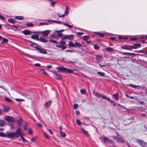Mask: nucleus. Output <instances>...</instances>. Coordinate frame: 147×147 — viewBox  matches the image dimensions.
Listing matches in <instances>:
<instances>
[{
  "mask_svg": "<svg viewBox=\"0 0 147 147\" xmlns=\"http://www.w3.org/2000/svg\"><path fill=\"white\" fill-rule=\"evenodd\" d=\"M11 138L13 139L14 138H18L22 135L21 128L20 127H18L16 132H9Z\"/></svg>",
  "mask_w": 147,
  "mask_h": 147,
  "instance_id": "nucleus-1",
  "label": "nucleus"
},
{
  "mask_svg": "<svg viewBox=\"0 0 147 147\" xmlns=\"http://www.w3.org/2000/svg\"><path fill=\"white\" fill-rule=\"evenodd\" d=\"M56 68L59 72L62 73H72L74 71L72 69H69L63 67H58Z\"/></svg>",
  "mask_w": 147,
  "mask_h": 147,
  "instance_id": "nucleus-2",
  "label": "nucleus"
},
{
  "mask_svg": "<svg viewBox=\"0 0 147 147\" xmlns=\"http://www.w3.org/2000/svg\"><path fill=\"white\" fill-rule=\"evenodd\" d=\"M94 94L98 97H101L102 99L107 100L111 102H113L114 101L111 100V99L108 97L104 95H102L101 94H99L97 92H94Z\"/></svg>",
  "mask_w": 147,
  "mask_h": 147,
  "instance_id": "nucleus-3",
  "label": "nucleus"
},
{
  "mask_svg": "<svg viewBox=\"0 0 147 147\" xmlns=\"http://www.w3.org/2000/svg\"><path fill=\"white\" fill-rule=\"evenodd\" d=\"M4 119L7 122L10 123H14L15 121L14 117L8 115L6 116L5 117Z\"/></svg>",
  "mask_w": 147,
  "mask_h": 147,
  "instance_id": "nucleus-4",
  "label": "nucleus"
},
{
  "mask_svg": "<svg viewBox=\"0 0 147 147\" xmlns=\"http://www.w3.org/2000/svg\"><path fill=\"white\" fill-rule=\"evenodd\" d=\"M113 139L118 143H124L125 141L123 139L120 137H118L117 136H113Z\"/></svg>",
  "mask_w": 147,
  "mask_h": 147,
  "instance_id": "nucleus-5",
  "label": "nucleus"
},
{
  "mask_svg": "<svg viewBox=\"0 0 147 147\" xmlns=\"http://www.w3.org/2000/svg\"><path fill=\"white\" fill-rule=\"evenodd\" d=\"M69 13V8L68 7H66L65 10V13L61 15L59 13H57L58 16L59 18L64 17L65 15H67Z\"/></svg>",
  "mask_w": 147,
  "mask_h": 147,
  "instance_id": "nucleus-6",
  "label": "nucleus"
},
{
  "mask_svg": "<svg viewBox=\"0 0 147 147\" xmlns=\"http://www.w3.org/2000/svg\"><path fill=\"white\" fill-rule=\"evenodd\" d=\"M141 44L140 43L134 44L133 45H130L129 47L131 49H136L140 48L141 47Z\"/></svg>",
  "mask_w": 147,
  "mask_h": 147,
  "instance_id": "nucleus-7",
  "label": "nucleus"
},
{
  "mask_svg": "<svg viewBox=\"0 0 147 147\" xmlns=\"http://www.w3.org/2000/svg\"><path fill=\"white\" fill-rule=\"evenodd\" d=\"M0 137L11 138L9 132H6L5 134L2 132L0 133Z\"/></svg>",
  "mask_w": 147,
  "mask_h": 147,
  "instance_id": "nucleus-8",
  "label": "nucleus"
},
{
  "mask_svg": "<svg viewBox=\"0 0 147 147\" xmlns=\"http://www.w3.org/2000/svg\"><path fill=\"white\" fill-rule=\"evenodd\" d=\"M54 76L55 78L58 80H61L62 79V77L61 75L56 71L53 72Z\"/></svg>",
  "mask_w": 147,
  "mask_h": 147,
  "instance_id": "nucleus-9",
  "label": "nucleus"
},
{
  "mask_svg": "<svg viewBox=\"0 0 147 147\" xmlns=\"http://www.w3.org/2000/svg\"><path fill=\"white\" fill-rule=\"evenodd\" d=\"M141 146L143 147H147V143L141 140L137 139V140Z\"/></svg>",
  "mask_w": 147,
  "mask_h": 147,
  "instance_id": "nucleus-10",
  "label": "nucleus"
},
{
  "mask_svg": "<svg viewBox=\"0 0 147 147\" xmlns=\"http://www.w3.org/2000/svg\"><path fill=\"white\" fill-rule=\"evenodd\" d=\"M74 37V35H67L62 37V39L63 40L67 39L69 40H72L73 39Z\"/></svg>",
  "mask_w": 147,
  "mask_h": 147,
  "instance_id": "nucleus-11",
  "label": "nucleus"
},
{
  "mask_svg": "<svg viewBox=\"0 0 147 147\" xmlns=\"http://www.w3.org/2000/svg\"><path fill=\"white\" fill-rule=\"evenodd\" d=\"M34 48L39 51L40 53L45 54H46V51L45 50L42 49L38 47H34Z\"/></svg>",
  "mask_w": 147,
  "mask_h": 147,
  "instance_id": "nucleus-12",
  "label": "nucleus"
},
{
  "mask_svg": "<svg viewBox=\"0 0 147 147\" xmlns=\"http://www.w3.org/2000/svg\"><path fill=\"white\" fill-rule=\"evenodd\" d=\"M134 121V119L133 117L128 119L126 121V124L127 125H128L133 123Z\"/></svg>",
  "mask_w": 147,
  "mask_h": 147,
  "instance_id": "nucleus-13",
  "label": "nucleus"
},
{
  "mask_svg": "<svg viewBox=\"0 0 147 147\" xmlns=\"http://www.w3.org/2000/svg\"><path fill=\"white\" fill-rule=\"evenodd\" d=\"M130 46V45H125L123 46H121V48L125 50L131 51V49L129 47V46Z\"/></svg>",
  "mask_w": 147,
  "mask_h": 147,
  "instance_id": "nucleus-14",
  "label": "nucleus"
},
{
  "mask_svg": "<svg viewBox=\"0 0 147 147\" xmlns=\"http://www.w3.org/2000/svg\"><path fill=\"white\" fill-rule=\"evenodd\" d=\"M48 1V3H49L52 7H54L55 4L57 3L56 1H53V0H47Z\"/></svg>",
  "mask_w": 147,
  "mask_h": 147,
  "instance_id": "nucleus-15",
  "label": "nucleus"
},
{
  "mask_svg": "<svg viewBox=\"0 0 147 147\" xmlns=\"http://www.w3.org/2000/svg\"><path fill=\"white\" fill-rule=\"evenodd\" d=\"M95 56L96 60L98 61V62H100V59L102 57V56L101 55H96Z\"/></svg>",
  "mask_w": 147,
  "mask_h": 147,
  "instance_id": "nucleus-16",
  "label": "nucleus"
},
{
  "mask_svg": "<svg viewBox=\"0 0 147 147\" xmlns=\"http://www.w3.org/2000/svg\"><path fill=\"white\" fill-rule=\"evenodd\" d=\"M105 50L108 52H113L114 49L112 47H108L106 48Z\"/></svg>",
  "mask_w": 147,
  "mask_h": 147,
  "instance_id": "nucleus-17",
  "label": "nucleus"
},
{
  "mask_svg": "<svg viewBox=\"0 0 147 147\" xmlns=\"http://www.w3.org/2000/svg\"><path fill=\"white\" fill-rule=\"evenodd\" d=\"M23 33L25 35H30L31 34V32L28 30H25L23 31Z\"/></svg>",
  "mask_w": 147,
  "mask_h": 147,
  "instance_id": "nucleus-18",
  "label": "nucleus"
},
{
  "mask_svg": "<svg viewBox=\"0 0 147 147\" xmlns=\"http://www.w3.org/2000/svg\"><path fill=\"white\" fill-rule=\"evenodd\" d=\"M17 124L18 125H21L22 123L23 120L21 117H20L17 120Z\"/></svg>",
  "mask_w": 147,
  "mask_h": 147,
  "instance_id": "nucleus-19",
  "label": "nucleus"
},
{
  "mask_svg": "<svg viewBox=\"0 0 147 147\" xmlns=\"http://www.w3.org/2000/svg\"><path fill=\"white\" fill-rule=\"evenodd\" d=\"M81 130L85 134L86 136H90L89 134L88 133V131L85 130L84 128H82L81 129Z\"/></svg>",
  "mask_w": 147,
  "mask_h": 147,
  "instance_id": "nucleus-20",
  "label": "nucleus"
},
{
  "mask_svg": "<svg viewBox=\"0 0 147 147\" xmlns=\"http://www.w3.org/2000/svg\"><path fill=\"white\" fill-rule=\"evenodd\" d=\"M31 38L32 39L38 40L39 38V36L37 35L34 34L31 36Z\"/></svg>",
  "mask_w": 147,
  "mask_h": 147,
  "instance_id": "nucleus-21",
  "label": "nucleus"
},
{
  "mask_svg": "<svg viewBox=\"0 0 147 147\" xmlns=\"http://www.w3.org/2000/svg\"><path fill=\"white\" fill-rule=\"evenodd\" d=\"M94 34H97L99 35V37H101V38L103 37H104V34L102 33H100V32H94Z\"/></svg>",
  "mask_w": 147,
  "mask_h": 147,
  "instance_id": "nucleus-22",
  "label": "nucleus"
},
{
  "mask_svg": "<svg viewBox=\"0 0 147 147\" xmlns=\"http://www.w3.org/2000/svg\"><path fill=\"white\" fill-rule=\"evenodd\" d=\"M9 109L10 108L8 107H6L3 108V111L5 112H8L9 111Z\"/></svg>",
  "mask_w": 147,
  "mask_h": 147,
  "instance_id": "nucleus-23",
  "label": "nucleus"
},
{
  "mask_svg": "<svg viewBox=\"0 0 147 147\" xmlns=\"http://www.w3.org/2000/svg\"><path fill=\"white\" fill-rule=\"evenodd\" d=\"M5 123L3 120L0 119V126H3L5 125Z\"/></svg>",
  "mask_w": 147,
  "mask_h": 147,
  "instance_id": "nucleus-24",
  "label": "nucleus"
},
{
  "mask_svg": "<svg viewBox=\"0 0 147 147\" xmlns=\"http://www.w3.org/2000/svg\"><path fill=\"white\" fill-rule=\"evenodd\" d=\"M15 18L16 19L19 20H22L23 19V17L21 16H16L15 17Z\"/></svg>",
  "mask_w": 147,
  "mask_h": 147,
  "instance_id": "nucleus-25",
  "label": "nucleus"
},
{
  "mask_svg": "<svg viewBox=\"0 0 147 147\" xmlns=\"http://www.w3.org/2000/svg\"><path fill=\"white\" fill-rule=\"evenodd\" d=\"M8 40L6 38H3V41H1V43L2 44H4L5 43H7L8 42Z\"/></svg>",
  "mask_w": 147,
  "mask_h": 147,
  "instance_id": "nucleus-26",
  "label": "nucleus"
},
{
  "mask_svg": "<svg viewBox=\"0 0 147 147\" xmlns=\"http://www.w3.org/2000/svg\"><path fill=\"white\" fill-rule=\"evenodd\" d=\"M8 22L12 24H14L16 21L13 19L9 18L8 20Z\"/></svg>",
  "mask_w": 147,
  "mask_h": 147,
  "instance_id": "nucleus-27",
  "label": "nucleus"
},
{
  "mask_svg": "<svg viewBox=\"0 0 147 147\" xmlns=\"http://www.w3.org/2000/svg\"><path fill=\"white\" fill-rule=\"evenodd\" d=\"M113 97L116 100H119V95L118 94L116 93L113 94Z\"/></svg>",
  "mask_w": 147,
  "mask_h": 147,
  "instance_id": "nucleus-28",
  "label": "nucleus"
},
{
  "mask_svg": "<svg viewBox=\"0 0 147 147\" xmlns=\"http://www.w3.org/2000/svg\"><path fill=\"white\" fill-rule=\"evenodd\" d=\"M38 40L41 41L43 42H46V39L42 37H40L39 38H38Z\"/></svg>",
  "mask_w": 147,
  "mask_h": 147,
  "instance_id": "nucleus-29",
  "label": "nucleus"
},
{
  "mask_svg": "<svg viewBox=\"0 0 147 147\" xmlns=\"http://www.w3.org/2000/svg\"><path fill=\"white\" fill-rule=\"evenodd\" d=\"M38 45L33 42H30V46L32 47H37V46H38Z\"/></svg>",
  "mask_w": 147,
  "mask_h": 147,
  "instance_id": "nucleus-30",
  "label": "nucleus"
},
{
  "mask_svg": "<svg viewBox=\"0 0 147 147\" xmlns=\"http://www.w3.org/2000/svg\"><path fill=\"white\" fill-rule=\"evenodd\" d=\"M75 47H81L82 46V45L80 43L76 42H75Z\"/></svg>",
  "mask_w": 147,
  "mask_h": 147,
  "instance_id": "nucleus-31",
  "label": "nucleus"
},
{
  "mask_svg": "<svg viewBox=\"0 0 147 147\" xmlns=\"http://www.w3.org/2000/svg\"><path fill=\"white\" fill-rule=\"evenodd\" d=\"M35 33H38V34H42V35L44 36H46V30H45L43 32H35Z\"/></svg>",
  "mask_w": 147,
  "mask_h": 147,
  "instance_id": "nucleus-32",
  "label": "nucleus"
},
{
  "mask_svg": "<svg viewBox=\"0 0 147 147\" xmlns=\"http://www.w3.org/2000/svg\"><path fill=\"white\" fill-rule=\"evenodd\" d=\"M89 38V36L88 35H85L83 37V39L85 41H87Z\"/></svg>",
  "mask_w": 147,
  "mask_h": 147,
  "instance_id": "nucleus-33",
  "label": "nucleus"
},
{
  "mask_svg": "<svg viewBox=\"0 0 147 147\" xmlns=\"http://www.w3.org/2000/svg\"><path fill=\"white\" fill-rule=\"evenodd\" d=\"M97 74L99 75L100 76L103 77L105 75V74L102 72L98 71L97 72Z\"/></svg>",
  "mask_w": 147,
  "mask_h": 147,
  "instance_id": "nucleus-34",
  "label": "nucleus"
},
{
  "mask_svg": "<svg viewBox=\"0 0 147 147\" xmlns=\"http://www.w3.org/2000/svg\"><path fill=\"white\" fill-rule=\"evenodd\" d=\"M69 45L70 47H75V44H74L72 41H70L69 42Z\"/></svg>",
  "mask_w": 147,
  "mask_h": 147,
  "instance_id": "nucleus-35",
  "label": "nucleus"
},
{
  "mask_svg": "<svg viewBox=\"0 0 147 147\" xmlns=\"http://www.w3.org/2000/svg\"><path fill=\"white\" fill-rule=\"evenodd\" d=\"M103 140L105 142H108L109 139L106 137H104L103 138Z\"/></svg>",
  "mask_w": 147,
  "mask_h": 147,
  "instance_id": "nucleus-36",
  "label": "nucleus"
},
{
  "mask_svg": "<svg viewBox=\"0 0 147 147\" xmlns=\"http://www.w3.org/2000/svg\"><path fill=\"white\" fill-rule=\"evenodd\" d=\"M26 25L28 27H33L34 26V24L32 23L28 22L26 24Z\"/></svg>",
  "mask_w": 147,
  "mask_h": 147,
  "instance_id": "nucleus-37",
  "label": "nucleus"
},
{
  "mask_svg": "<svg viewBox=\"0 0 147 147\" xmlns=\"http://www.w3.org/2000/svg\"><path fill=\"white\" fill-rule=\"evenodd\" d=\"M94 47L95 50H98L100 49L99 47L96 44H94Z\"/></svg>",
  "mask_w": 147,
  "mask_h": 147,
  "instance_id": "nucleus-38",
  "label": "nucleus"
},
{
  "mask_svg": "<svg viewBox=\"0 0 147 147\" xmlns=\"http://www.w3.org/2000/svg\"><path fill=\"white\" fill-rule=\"evenodd\" d=\"M52 103V101L50 100L47 102V107H49L50 106Z\"/></svg>",
  "mask_w": 147,
  "mask_h": 147,
  "instance_id": "nucleus-39",
  "label": "nucleus"
},
{
  "mask_svg": "<svg viewBox=\"0 0 147 147\" xmlns=\"http://www.w3.org/2000/svg\"><path fill=\"white\" fill-rule=\"evenodd\" d=\"M5 100L9 102H10L12 101V100L10 98L6 97L5 99Z\"/></svg>",
  "mask_w": 147,
  "mask_h": 147,
  "instance_id": "nucleus-40",
  "label": "nucleus"
},
{
  "mask_svg": "<svg viewBox=\"0 0 147 147\" xmlns=\"http://www.w3.org/2000/svg\"><path fill=\"white\" fill-rule=\"evenodd\" d=\"M58 34V36L59 37H61L62 35V34L60 32V31H56V32Z\"/></svg>",
  "mask_w": 147,
  "mask_h": 147,
  "instance_id": "nucleus-41",
  "label": "nucleus"
},
{
  "mask_svg": "<svg viewBox=\"0 0 147 147\" xmlns=\"http://www.w3.org/2000/svg\"><path fill=\"white\" fill-rule=\"evenodd\" d=\"M60 135L63 137L64 138L66 137V135L64 132L61 131L60 132Z\"/></svg>",
  "mask_w": 147,
  "mask_h": 147,
  "instance_id": "nucleus-42",
  "label": "nucleus"
},
{
  "mask_svg": "<svg viewBox=\"0 0 147 147\" xmlns=\"http://www.w3.org/2000/svg\"><path fill=\"white\" fill-rule=\"evenodd\" d=\"M128 86L132 87L134 88H137V86L135 85H134L133 84H130L127 85Z\"/></svg>",
  "mask_w": 147,
  "mask_h": 147,
  "instance_id": "nucleus-43",
  "label": "nucleus"
},
{
  "mask_svg": "<svg viewBox=\"0 0 147 147\" xmlns=\"http://www.w3.org/2000/svg\"><path fill=\"white\" fill-rule=\"evenodd\" d=\"M32 133H33V131L32 130L31 128H29L28 131V134H30V135H32Z\"/></svg>",
  "mask_w": 147,
  "mask_h": 147,
  "instance_id": "nucleus-44",
  "label": "nucleus"
},
{
  "mask_svg": "<svg viewBox=\"0 0 147 147\" xmlns=\"http://www.w3.org/2000/svg\"><path fill=\"white\" fill-rule=\"evenodd\" d=\"M78 105L77 104H75L73 105V107L75 109H76L78 108Z\"/></svg>",
  "mask_w": 147,
  "mask_h": 147,
  "instance_id": "nucleus-45",
  "label": "nucleus"
},
{
  "mask_svg": "<svg viewBox=\"0 0 147 147\" xmlns=\"http://www.w3.org/2000/svg\"><path fill=\"white\" fill-rule=\"evenodd\" d=\"M80 92L82 94H84L86 92V91L85 89H82L80 90Z\"/></svg>",
  "mask_w": 147,
  "mask_h": 147,
  "instance_id": "nucleus-46",
  "label": "nucleus"
},
{
  "mask_svg": "<svg viewBox=\"0 0 147 147\" xmlns=\"http://www.w3.org/2000/svg\"><path fill=\"white\" fill-rule=\"evenodd\" d=\"M76 121L78 125H79L80 124H82V123H81L80 121L78 119H76Z\"/></svg>",
  "mask_w": 147,
  "mask_h": 147,
  "instance_id": "nucleus-47",
  "label": "nucleus"
},
{
  "mask_svg": "<svg viewBox=\"0 0 147 147\" xmlns=\"http://www.w3.org/2000/svg\"><path fill=\"white\" fill-rule=\"evenodd\" d=\"M53 21L54 22V23H57L58 24H62V22L59 21H55V20H53Z\"/></svg>",
  "mask_w": 147,
  "mask_h": 147,
  "instance_id": "nucleus-48",
  "label": "nucleus"
},
{
  "mask_svg": "<svg viewBox=\"0 0 147 147\" xmlns=\"http://www.w3.org/2000/svg\"><path fill=\"white\" fill-rule=\"evenodd\" d=\"M21 138H22V141L23 142H26V140L23 137V136L22 135L21 136H20Z\"/></svg>",
  "mask_w": 147,
  "mask_h": 147,
  "instance_id": "nucleus-49",
  "label": "nucleus"
},
{
  "mask_svg": "<svg viewBox=\"0 0 147 147\" xmlns=\"http://www.w3.org/2000/svg\"><path fill=\"white\" fill-rule=\"evenodd\" d=\"M141 38H140V37L139 38H131V40H132L136 41L137 39H141Z\"/></svg>",
  "mask_w": 147,
  "mask_h": 147,
  "instance_id": "nucleus-50",
  "label": "nucleus"
},
{
  "mask_svg": "<svg viewBox=\"0 0 147 147\" xmlns=\"http://www.w3.org/2000/svg\"><path fill=\"white\" fill-rule=\"evenodd\" d=\"M18 102L23 101H24V100L23 99H20L18 98H16L15 99Z\"/></svg>",
  "mask_w": 147,
  "mask_h": 147,
  "instance_id": "nucleus-51",
  "label": "nucleus"
},
{
  "mask_svg": "<svg viewBox=\"0 0 147 147\" xmlns=\"http://www.w3.org/2000/svg\"><path fill=\"white\" fill-rule=\"evenodd\" d=\"M60 44L63 45H65L66 42L65 41L61 40L60 42Z\"/></svg>",
  "mask_w": 147,
  "mask_h": 147,
  "instance_id": "nucleus-52",
  "label": "nucleus"
},
{
  "mask_svg": "<svg viewBox=\"0 0 147 147\" xmlns=\"http://www.w3.org/2000/svg\"><path fill=\"white\" fill-rule=\"evenodd\" d=\"M24 130H26L28 129L27 126L26 124H25L24 125Z\"/></svg>",
  "mask_w": 147,
  "mask_h": 147,
  "instance_id": "nucleus-53",
  "label": "nucleus"
},
{
  "mask_svg": "<svg viewBox=\"0 0 147 147\" xmlns=\"http://www.w3.org/2000/svg\"><path fill=\"white\" fill-rule=\"evenodd\" d=\"M135 52H139V53H144V51L143 50H140L139 51H135Z\"/></svg>",
  "mask_w": 147,
  "mask_h": 147,
  "instance_id": "nucleus-54",
  "label": "nucleus"
},
{
  "mask_svg": "<svg viewBox=\"0 0 147 147\" xmlns=\"http://www.w3.org/2000/svg\"><path fill=\"white\" fill-rule=\"evenodd\" d=\"M76 115H80V112L78 110H76Z\"/></svg>",
  "mask_w": 147,
  "mask_h": 147,
  "instance_id": "nucleus-55",
  "label": "nucleus"
},
{
  "mask_svg": "<svg viewBox=\"0 0 147 147\" xmlns=\"http://www.w3.org/2000/svg\"><path fill=\"white\" fill-rule=\"evenodd\" d=\"M130 53L123 52V55H127L130 56Z\"/></svg>",
  "mask_w": 147,
  "mask_h": 147,
  "instance_id": "nucleus-56",
  "label": "nucleus"
},
{
  "mask_svg": "<svg viewBox=\"0 0 147 147\" xmlns=\"http://www.w3.org/2000/svg\"><path fill=\"white\" fill-rule=\"evenodd\" d=\"M48 131H49V133L51 134V135H53V131H52V130L50 129H49L48 130Z\"/></svg>",
  "mask_w": 147,
  "mask_h": 147,
  "instance_id": "nucleus-57",
  "label": "nucleus"
},
{
  "mask_svg": "<svg viewBox=\"0 0 147 147\" xmlns=\"http://www.w3.org/2000/svg\"><path fill=\"white\" fill-rule=\"evenodd\" d=\"M50 41H51L52 43H57V42L55 40H50Z\"/></svg>",
  "mask_w": 147,
  "mask_h": 147,
  "instance_id": "nucleus-58",
  "label": "nucleus"
},
{
  "mask_svg": "<svg viewBox=\"0 0 147 147\" xmlns=\"http://www.w3.org/2000/svg\"><path fill=\"white\" fill-rule=\"evenodd\" d=\"M109 141L108 142L113 144H114L115 142L113 140H111L110 139H109Z\"/></svg>",
  "mask_w": 147,
  "mask_h": 147,
  "instance_id": "nucleus-59",
  "label": "nucleus"
},
{
  "mask_svg": "<svg viewBox=\"0 0 147 147\" xmlns=\"http://www.w3.org/2000/svg\"><path fill=\"white\" fill-rule=\"evenodd\" d=\"M77 34L78 35H82L84 34V33L83 32H77Z\"/></svg>",
  "mask_w": 147,
  "mask_h": 147,
  "instance_id": "nucleus-60",
  "label": "nucleus"
},
{
  "mask_svg": "<svg viewBox=\"0 0 147 147\" xmlns=\"http://www.w3.org/2000/svg\"><path fill=\"white\" fill-rule=\"evenodd\" d=\"M137 54L133 53H130V56H137Z\"/></svg>",
  "mask_w": 147,
  "mask_h": 147,
  "instance_id": "nucleus-61",
  "label": "nucleus"
},
{
  "mask_svg": "<svg viewBox=\"0 0 147 147\" xmlns=\"http://www.w3.org/2000/svg\"><path fill=\"white\" fill-rule=\"evenodd\" d=\"M67 47V46H65V45L62 46V47H61L62 49L63 50H64L65 49H66Z\"/></svg>",
  "mask_w": 147,
  "mask_h": 147,
  "instance_id": "nucleus-62",
  "label": "nucleus"
},
{
  "mask_svg": "<svg viewBox=\"0 0 147 147\" xmlns=\"http://www.w3.org/2000/svg\"><path fill=\"white\" fill-rule=\"evenodd\" d=\"M34 65L37 67H39L40 66V64L39 63H36Z\"/></svg>",
  "mask_w": 147,
  "mask_h": 147,
  "instance_id": "nucleus-63",
  "label": "nucleus"
},
{
  "mask_svg": "<svg viewBox=\"0 0 147 147\" xmlns=\"http://www.w3.org/2000/svg\"><path fill=\"white\" fill-rule=\"evenodd\" d=\"M110 38L112 40H113L116 39V37H110Z\"/></svg>",
  "mask_w": 147,
  "mask_h": 147,
  "instance_id": "nucleus-64",
  "label": "nucleus"
}]
</instances>
